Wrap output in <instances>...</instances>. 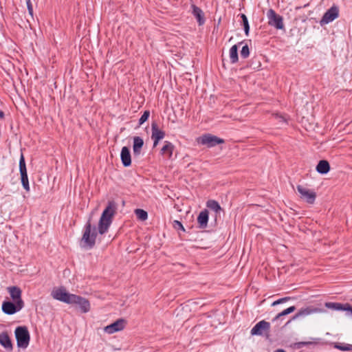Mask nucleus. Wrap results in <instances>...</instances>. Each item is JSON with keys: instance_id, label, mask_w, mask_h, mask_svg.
Wrapping results in <instances>:
<instances>
[{"instance_id": "f257e3e1", "label": "nucleus", "mask_w": 352, "mask_h": 352, "mask_svg": "<svg viewBox=\"0 0 352 352\" xmlns=\"http://www.w3.org/2000/svg\"><path fill=\"white\" fill-rule=\"evenodd\" d=\"M116 206L113 201H109L103 210L98 223V232L103 234L107 232L112 222V218L116 214Z\"/></svg>"}, {"instance_id": "f03ea898", "label": "nucleus", "mask_w": 352, "mask_h": 352, "mask_svg": "<svg viewBox=\"0 0 352 352\" xmlns=\"http://www.w3.org/2000/svg\"><path fill=\"white\" fill-rule=\"evenodd\" d=\"M97 236L96 228L92 227L89 221L84 228V232L81 239V247L86 249L92 248L96 243Z\"/></svg>"}, {"instance_id": "7ed1b4c3", "label": "nucleus", "mask_w": 352, "mask_h": 352, "mask_svg": "<svg viewBox=\"0 0 352 352\" xmlns=\"http://www.w3.org/2000/svg\"><path fill=\"white\" fill-rule=\"evenodd\" d=\"M14 333L18 347L26 349L30 340V336L28 328L25 326L17 327L15 329Z\"/></svg>"}, {"instance_id": "20e7f679", "label": "nucleus", "mask_w": 352, "mask_h": 352, "mask_svg": "<svg viewBox=\"0 0 352 352\" xmlns=\"http://www.w3.org/2000/svg\"><path fill=\"white\" fill-rule=\"evenodd\" d=\"M324 311V310L322 308H320L319 307H316L314 305H309L307 307H303L300 308L294 316H293L292 319L290 320H289L287 322V324L291 322V320H295L300 318H305L309 315L322 313Z\"/></svg>"}, {"instance_id": "39448f33", "label": "nucleus", "mask_w": 352, "mask_h": 352, "mask_svg": "<svg viewBox=\"0 0 352 352\" xmlns=\"http://www.w3.org/2000/svg\"><path fill=\"white\" fill-rule=\"evenodd\" d=\"M199 144L206 145L208 148L214 147L217 144H223L224 140L210 133L204 134L197 139Z\"/></svg>"}, {"instance_id": "423d86ee", "label": "nucleus", "mask_w": 352, "mask_h": 352, "mask_svg": "<svg viewBox=\"0 0 352 352\" xmlns=\"http://www.w3.org/2000/svg\"><path fill=\"white\" fill-rule=\"evenodd\" d=\"M267 17L268 19V24L270 26L274 27L278 30L284 28L283 17L276 14L273 9H270L267 12Z\"/></svg>"}, {"instance_id": "0eeeda50", "label": "nucleus", "mask_w": 352, "mask_h": 352, "mask_svg": "<svg viewBox=\"0 0 352 352\" xmlns=\"http://www.w3.org/2000/svg\"><path fill=\"white\" fill-rule=\"evenodd\" d=\"M51 295L56 300L70 304L74 294L67 292L66 289L63 287H59L54 289Z\"/></svg>"}, {"instance_id": "6e6552de", "label": "nucleus", "mask_w": 352, "mask_h": 352, "mask_svg": "<svg viewBox=\"0 0 352 352\" xmlns=\"http://www.w3.org/2000/svg\"><path fill=\"white\" fill-rule=\"evenodd\" d=\"M24 306L23 300L12 302L10 301H5L2 304L3 311L8 315H12L20 311Z\"/></svg>"}, {"instance_id": "1a4fd4ad", "label": "nucleus", "mask_w": 352, "mask_h": 352, "mask_svg": "<svg viewBox=\"0 0 352 352\" xmlns=\"http://www.w3.org/2000/svg\"><path fill=\"white\" fill-rule=\"evenodd\" d=\"M297 190L300 195L301 199L305 200L309 204H314L316 197V194L314 190L301 185L297 186Z\"/></svg>"}, {"instance_id": "9d476101", "label": "nucleus", "mask_w": 352, "mask_h": 352, "mask_svg": "<svg viewBox=\"0 0 352 352\" xmlns=\"http://www.w3.org/2000/svg\"><path fill=\"white\" fill-rule=\"evenodd\" d=\"M19 170L21 173V183L23 188L27 190H30V186L25 166V158L23 155H21L19 160Z\"/></svg>"}, {"instance_id": "9b49d317", "label": "nucleus", "mask_w": 352, "mask_h": 352, "mask_svg": "<svg viewBox=\"0 0 352 352\" xmlns=\"http://www.w3.org/2000/svg\"><path fill=\"white\" fill-rule=\"evenodd\" d=\"M339 16V10L336 6H332L323 15L320 20V25H323L332 22Z\"/></svg>"}, {"instance_id": "f8f14e48", "label": "nucleus", "mask_w": 352, "mask_h": 352, "mask_svg": "<svg viewBox=\"0 0 352 352\" xmlns=\"http://www.w3.org/2000/svg\"><path fill=\"white\" fill-rule=\"evenodd\" d=\"M71 305H78L83 313H87L90 309L89 302L85 298L74 294L70 302Z\"/></svg>"}, {"instance_id": "ddd939ff", "label": "nucleus", "mask_w": 352, "mask_h": 352, "mask_svg": "<svg viewBox=\"0 0 352 352\" xmlns=\"http://www.w3.org/2000/svg\"><path fill=\"white\" fill-rule=\"evenodd\" d=\"M270 329V323L265 320H261L251 329V334L252 336H262L265 332H269Z\"/></svg>"}, {"instance_id": "4468645a", "label": "nucleus", "mask_w": 352, "mask_h": 352, "mask_svg": "<svg viewBox=\"0 0 352 352\" xmlns=\"http://www.w3.org/2000/svg\"><path fill=\"white\" fill-rule=\"evenodd\" d=\"M126 322L124 319L120 318L104 327V331L109 334L120 331L125 327Z\"/></svg>"}, {"instance_id": "2eb2a0df", "label": "nucleus", "mask_w": 352, "mask_h": 352, "mask_svg": "<svg viewBox=\"0 0 352 352\" xmlns=\"http://www.w3.org/2000/svg\"><path fill=\"white\" fill-rule=\"evenodd\" d=\"M151 131V139L153 141V147H156L159 142L165 137V132L160 129L155 122L152 123Z\"/></svg>"}, {"instance_id": "dca6fc26", "label": "nucleus", "mask_w": 352, "mask_h": 352, "mask_svg": "<svg viewBox=\"0 0 352 352\" xmlns=\"http://www.w3.org/2000/svg\"><path fill=\"white\" fill-rule=\"evenodd\" d=\"M325 306L327 308L335 310L346 311V315L352 317V307L349 303L342 304L339 302H326Z\"/></svg>"}, {"instance_id": "f3484780", "label": "nucleus", "mask_w": 352, "mask_h": 352, "mask_svg": "<svg viewBox=\"0 0 352 352\" xmlns=\"http://www.w3.org/2000/svg\"><path fill=\"white\" fill-rule=\"evenodd\" d=\"M0 344L8 351H12L13 349L12 343L8 333L6 331L0 333Z\"/></svg>"}, {"instance_id": "a211bd4d", "label": "nucleus", "mask_w": 352, "mask_h": 352, "mask_svg": "<svg viewBox=\"0 0 352 352\" xmlns=\"http://www.w3.org/2000/svg\"><path fill=\"white\" fill-rule=\"evenodd\" d=\"M120 158L124 166H129L131 164L130 150L127 146L122 147L120 153Z\"/></svg>"}, {"instance_id": "6ab92c4d", "label": "nucleus", "mask_w": 352, "mask_h": 352, "mask_svg": "<svg viewBox=\"0 0 352 352\" xmlns=\"http://www.w3.org/2000/svg\"><path fill=\"white\" fill-rule=\"evenodd\" d=\"M174 148L175 146L171 142L166 141L160 151V153L161 155L166 156L167 158L170 159L173 155Z\"/></svg>"}, {"instance_id": "aec40b11", "label": "nucleus", "mask_w": 352, "mask_h": 352, "mask_svg": "<svg viewBox=\"0 0 352 352\" xmlns=\"http://www.w3.org/2000/svg\"><path fill=\"white\" fill-rule=\"evenodd\" d=\"M208 221V211L204 210L200 212L197 217V222L200 228H206Z\"/></svg>"}, {"instance_id": "412c9836", "label": "nucleus", "mask_w": 352, "mask_h": 352, "mask_svg": "<svg viewBox=\"0 0 352 352\" xmlns=\"http://www.w3.org/2000/svg\"><path fill=\"white\" fill-rule=\"evenodd\" d=\"M8 292L14 302L22 300L21 299V290L19 287L16 286L8 287Z\"/></svg>"}, {"instance_id": "4be33fe9", "label": "nucleus", "mask_w": 352, "mask_h": 352, "mask_svg": "<svg viewBox=\"0 0 352 352\" xmlns=\"http://www.w3.org/2000/svg\"><path fill=\"white\" fill-rule=\"evenodd\" d=\"M143 145L144 141L142 138L139 136H135L133 138V150L135 155H139L140 154Z\"/></svg>"}, {"instance_id": "5701e85b", "label": "nucleus", "mask_w": 352, "mask_h": 352, "mask_svg": "<svg viewBox=\"0 0 352 352\" xmlns=\"http://www.w3.org/2000/svg\"><path fill=\"white\" fill-rule=\"evenodd\" d=\"M192 14L197 19V21L199 25H203L205 23L204 13L202 10L195 5H192Z\"/></svg>"}, {"instance_id": "b1692460", "label": "nucleus", "mask_w": 352, "mask_h": 352, "mask_svg": "<svg viewBox=\"0 0 352 352\" xmlns=\"http://www.w3.org/2000/svg\"><path fill=\"white\" fill-rule=\"evenodd\" d=\"M329 170L330 166L327 160H320L316 166V170L321 174H326Z\"/></svg>"}, {"instance_id": "393cba45", "label": "nucleus", "mask_w": 352, "mask_h": 352, "mask_svg": "<svg viewBox=\"0 0 352 352\" xmlns=\"http://www.w3.org/2000/svg\"><path fill=\"white\" fill-rule=\"evenodd\" d=\"M206 206L210 210L214 211L217 214H219L221 210V208L219 203L214 200H209L206 203Z\"/></svg>"}, {"instance_id": "a878e982", "label": "nucleus", "mask_w": 352, "mask_h": 352, "mask_svg": "<svg viewBox=\"0 0 352 352\" xmlns=\"http://www.w3.org/2000/svg\"><path fill=\"white\" fill-rule=\"evenodd\" d=\"M230 58L232 63H235L238 61V47L236 45H234L230 50Z\"/></svg>"}, {"instance_id": "bb28decb", "label": "nucleus", "mask_w": 352, "mask_h": 352, "mask_svg": "<svg viewBox=\"0 0 352 352\" xmlns=\"http://www.w3.org/2000/svg\"><path fill=\"white\" fill-rule=\"evenodd\" d=\"M134 213L136 215L138 219L142 221H146L148 219V213L143 209H135Z\"/></svg>"}, {"instance_id": "cd10ccee", "label": "nucleus", "mask_w": 352, "mask_h": 352, "mask_svg": "<svg viewBox=\"0 0 352 352\" xmlns=\"http://www.w3.org/2000/svg\"><path fill=\"white\" fill-rule=\"evenodd\" d=\"M295 310H296L295 306H291V307L287 308L286 309L283 310L280 313L278 314L275 316V318L273 319V321H276V320H278L279 318H280L281 317L294 312Z\"/></svg>"}, {"instance_id": "c85d7f7f", "label": "nucleus", "mask_w": 352, "mask_h": 352, "mask_svg": "<svg viewBox=\"0 0 352 352\" xmlns=\"http://www.w3.org/2000/svg\"><path fill=\"white\" fill-rule=\"evenodd\" d=\"M334 348L342 351H352V344L337 342L334 344Z\"/></svg>"}, {"instance_id": "c756f323", "label": "nucleus", "mask_w": 352, "mask_h": 352, "mask_svg": "<svg viewBox=\"0 0 352 352\" xmlns=\"http://www.w3.org/2000/svg\"><path fill=\"white\" fill-rule=\"evenodd\" d=\"M241 18L243 21V25L245 35L248 36L249 34V31H250V25H249L248 18H247L246 15L244 14H241Z\"/></svg>"}, {"instance_id": "7c9ffc66", "label": "nucleus", "mask_w": 352, "mask_h": 352, "mask_svg": "<svg viewBox=\"0 0 352 352\" xmlns=\"http://www.w3.org/2000/svg\"><path fill=\"white\" fill-rule=\"evenodd\" d=\"M150 116V111H145L140 118L139 119V125L143 124L149 118Z\"/></svg>"}, {"instance_id": "2f4dec72", "label": "nucleus", "mask_w": 352, "mask_h": 352, "mask_svg": "<svg viewBox=\"0 0 352 352\" xmlns=\"http://www.w3.org/2000/svg\"><path fill=\"white\" fill-rule=\"evenodd\" d=\"M250 55V50L248 45H244L241 50V56L243 58H246Z\"/></svg>"}, {"instance_id": "473e14b6", "label": "nucleus", "mask_w": 352, "mask_h": 352, "mask_svg": "<svg viewBox=\"0 0 352 352\" xmlns=\"http://www.w3.org/2000/svg\"><path fill=\"white\" fill-rule=\"evenodd\" d=\"M290 299H291V297H289V296H287V297H284V298H280V299L273 302L272 304V306L274 307L276 305H278L286 302L288 300H289Z\"/></svg>"}, {"instance_id": "72a5a7b5", "label": "nucleus", "mask_w": 352, "mask_h": 352, "mask_svg": "<svg viewBox=\"0 0 352 352\" xmlns=\"http://www.w3.org/2000/svg\"><path fill=\"white\" fill-rule=\"evenodd\" d=\"M173 226L175 230H181L183 232H185V228H184L182 223L179 221L175 220L173 222Z\"/></svg>"}, {"instance_id": "f704fd0d", "label": "nucleus", "mask_w": 352, "mask_h": 352, "mask_svg": "<svg viewBox=\"0 0 352 352\" xmlns=\"http://www.w3.org/2000/svg\"><path fill=\"white\" fill-rule=\"evenodd\" d=\"M28 10L31 16H33V8L30 0H26Z\"/></svg>"}, {"instance_id": "c9c22d12", "label": "nucleus", "mask_w": 352, "mask_h": 352, "mask_svg": "<svg viewBox=\"0 0 352 352\" xmlns=\"http://www.w3.org/2000/svg\"><path fill=\"white\" fill-rule=\"evenodd\" d=\"M312 344L311 342H297L295 344V346L298 348V349H300L301 347H303V346H307V345H309Z\"/></svg>"}, {"instance_id": "e433bc0d", "label": "nucleus", "mask_w": 352, "mask_h": 352, "mask_svg": "<svg viewBox=\"0 0 352 352\" xmlns=\"http://www.w3.org/2000/svg\"><path fill=\"white\" fill-rule=\"evenodd\" d=\"M275 118L278 120L280 122H286V121H287V118L282 115L276 114Z\"/></svg>"}, {"instance_id": "4c0bfd02", "label": "nucleus", "mask_w": 352, "mask_h": 352, "mask_svg": "<svg viewBox=\"0 0 352 352\" xmlns=\"http://www.w3.org/2000/svg\"><path fill=\"white\" fill-rule=\"evenodd\" d=\"M4 117V113L2 111H0V118H3Z\"/></svg>"}, {"instance_id": "58836bf2", "label": "nucleus", "mask_w": 352, "mask_h": 352, "mask_svg": "<svg viewBox=\"0 0 352 352\" xmlns=\"http://www.w3.org/2000/svg\"><path fill=\"white\" fill-rule=\"evenodd\" d=\"M274 352H285L283 349H277Z\"/></svg>"}]
</instances>
